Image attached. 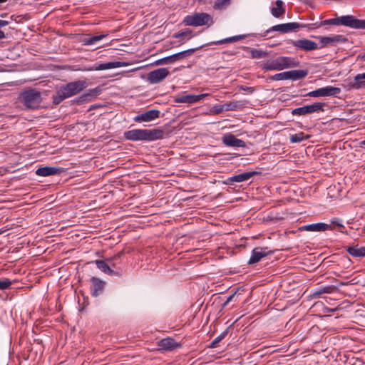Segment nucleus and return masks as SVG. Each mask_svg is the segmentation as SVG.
<instances>
[{
	"label": "nucleus",
	"instance_id": "1",
	"mask_svg": "<svg viewBox=\"0 0 365 365\" xmlns=\"http://www.w3.org/2000/svg\"><path fill=\"white\" fill-rule=\"evenodd\" d=\"M300 26H303V24H276L274 26L271 27L269 29L265 30L261 33H252L247 34H241L237 35L228 38H225L217 41H211L207 43V46H212L214 44H222L227 43H233L235 41H238L240 40H243L248 36H255V37H264L268 35L270 31H279L282 34L289 33L294 31L296 29L300 27Z\"/></svg>",
	"mask_w": 365,
	"mask_h": 365
},
{
	"label": "nucleus",
	"instance_id": "2",
	"mask_svg": "<svg viewBox=\"0 0 365 365\" xmlns=\"http://www.w3.org/2000/svg\"><path fill=\"white\" fill-rule=\"evenodd\" d=\"M164 132L160 129H133L124 133V138L128 140L153 141L163 138Z\"/></svg>",
	"mask_w": 365,
	"mask_h": 365
},
{
	"label": "nucleus",
	"instance_id": "3",
	"mask_svg": "<svg viewBox=\"0 0 365 365\" xmlns=\"http://www.w3.org/2000/svg\"><path fill=\"white\" fill-rule=\"evenodd\" d=\"M299 66V61L291 57L279 56L274 59H269L262 64V68L264 71H281L285 68Z\"/></svg>",
	"mask_w": 365,
	"mask_h": 365
},
{
	"label": "nucleus",
	"instance_id": "4",
	"mask_svg": "<svg viewBox=\"0 0 365 365\" xmlns=\"http://www.w3.org/2000/svg\"><path fill=\"white\" fill-rule=\"evenodd\" d=\"M19 101L26 108L37 109L42 102L41 93L36 89H28L22 91L19 96Z\"/></svg>",
	"mask_w": 365,
	"mask_h": 365
},
{
	"label": "nucleus",
	"instance_id": "5",
	"mask_svg": "<svg viewBox=\"0 0 365 365\" xmlns=\"http://www.w3.org/2000/svg\"><path fill=\"white\" fill-rule=\"evenodd\" d=\"M325 103L316 102L311 105L294 108L292 111L293 115H305L315 112L324 111Z\"/></svg>",
	"mask_w": 365,
	"mask_h": 365
},
{
	"label": "nucleus",
	"instance_id": "6",
	"mask_svg": "<svg viewBox=\"0 0 365 365\" xmlns=\"http://www.w3.org/2000/svg\"><path fill=\"white\" fill-rule=\"evenodd\" d=\"M341 88L327 86L323 88L316 89L309 92L306 96L309 97H324V96H337L341 93Z\"/></svg>",
	"mask_w": 365,
	"mask_h": 365
},
{
	"label": "nucleus",
	"instance_id": "7",
	"mask_svg": "<svg viewBox=\"0 0 365 365\" xmlns=\"http://www.w3.org/2000/svg\"><path fill=\"white\" fill-rule=\"evenodd\" d=\"M86 87V82L83 81H77L68 83L62 86L61 88L66 95L67 98H70L80 93Z\"/></svg>",
	"mask_w": 365,
	"mask_h": 365
},
{
	"label": "nucleus",
	"instance_id": "8",
	"mask_svg": "<svg viewBox=\"0 0 365 365\" xmlns=\"http://www.w3.org/2000/svg\"><path fill=\"white\" fill-rule=\"evenodd\" d=\"M170 72L167 68H160L148 73L147 80L151 84H155L163 81Z\"/></svg>",
	"mask_w": 365,
	"mask_h": 365
},
{
	"label": "nucleus",
	"instance_id": "9",
	"mask_svg": "<svg viewBox=\"0 0 365 365\" xmlns=\"http://www.w3.org/2000/svg\"><path fill=\"white\" fill-rule=\"evenodd\" d=\"M195 49H188L157 60L155 65H163L174 63L184 58L187 55L192 53Z\"/></svg>",
	"mask_w": 365,
	"mask_h": 365
},
{
	"label": "nucleus",
	"instance_id": "10",
	"mask_svg": "<svg viewBox=\"0 0 365 365\" xmlns=\"http://www.w3.org/2000/svg\"><path fill=\"white\" fill-rule=\"evenodd\" d=\"M317 38L322 44L320 48L327 46H336L338 43H345L348 41L347 38L342 35H334L331 36H319Z\"/></svg>",
	"mask_w": 365,
	"mask_h": 365
},
{
	"label": "nucleus",
	"instance_id": "11",
	"mask_svg": "<svg viewBox=\"0 0 365 365\" xmlns=\"http://www.w3.org/2000/svg\"><path fill=\"white\" fill-rule=\"evenodd\" d=\"M272 253L267 247H257L253 249L250 258L248 261L249 264H254L259 262L263 257Z\"/></svg>",
	"mask_w": 365,
	"mask_h": 365
},
{
	"label": "nucleus",
	"instance_id": "12",
	"mask_svg": "<svg viewBox=\"0 0 365 365\" xmlns=\"http://www.w3.org/2000/svg\"><path fill=\"white\" fill-rule=\"evenodd\" d=\"M106 282L98 277H93L91 278V294L97 297L103 293L105 288Z\"/></svg>",
	"mask_w": 365,
	"mask_h": 365
},
{
	"label": "nucleus",
	"instance_id": "13",
	"mask_svg": "<svg viewBox=\"0 0 365 365\" xmlns=\"http://www.w3.org/2000/svg\"><path fill=\"white\" fill-rule=\"evenodd\" d=\"M259 174V172L257 171H250L245 172L240 174L235 175L233 176L229 177L226 180V184L232 185L234 182H242L245 181H247L253 176Z\"/></svg>",
	"mask_w": 365,
	"mask_h": 365
},
{
	"label": "nucleus",
	"instance_id": "14",
	"mask_svg": "<svg viewBox=\"0 0 365 365\" xmlns=\"http://www.w3.org/2000/svg\"><path fill=\"white\" fill-rule=\"evenodd\" d=\"M123 63L120 61L108 62L104 63L95 64L93 66L86 67L82 69L83 71H102L120 67Z\"/></svg>",
	"mask_w": 365,
	"mask_h": 365
},
{
	"label": "nucleus",
	"instance_id": "15",
	"mask_svg": "<svg viewBox=\"0 0 365 365\" xmlns=\"http://www.w3.org/2000/svg\"><path fill=\"white\" fill-rule=\"evenodd\" d=\"M320 23H365V20L357 19L355 16L351 15L337 16V15L335 14L334 18L322 21Z\"/></svg>",
	"mask_w": 365,
	"mask_h": 365
},
{
	"label": "nucleus",
	"instance_id": "16",
	"mask_svg": "<svg viewBox=\"0 0 365 365\" xmlns=\"http://www.w3.org/2000/svg\"><path fill=\"white\" fill-rule=\"evenodd\" d=\"M292 44L297 48L306 51H310L318 48L317 44L315 42L307 38L294 41Z\"/></svg>",
	"mask_w": 365,
	"mask_h": 365
},
{
	"label": "nucleus",
	"instance_id": "17",
	"mask_svg": "<svg viewBox=\"0 0 365 365\" xmlns=\"http://www.w3.org/2000/svg\"><path fill=\"white\" fill-rule=\"evenodd\" d=\"M205 97V94L192 95V94H183L179 95L175 98L174 101L178 103H193L199 101L200 99Z\"/></svg>",
	"mask_w": 365,
	"mask_h": 365
},
{
	"label": "nucleus",
	"instance_id": "18",
	"mask_svg": "<svg viewBox=\"0 0 365 365\" xmlns=\"http://www.w3.org/2000/svg\"><path fill=\"white\" fill-rule=\"evenodd\" d=\"M222 143L227 146L236 148H244L246 145L242 140L237 138L231 133L226 134L222 137Z\"/></svg>",
	"mask_w": 365,
	"mask_h": 365
},
{
	"label": "nucleus",
	"instance_id": "19",
	"mask_svg": "<svg viewBox=\"0 0 365 365\" xmlns=\"http://www.w3.org/2000/svg\"><path fill=\"white\" fill-rule=\"evenodd\" d=\"M159 349L163 351H173L180 347V344L172 338L163 339L158 341Z\"/></svg>",
	"mask_w": 365,
	"mask_h": 365
},
{
	"label": "nucleus",
	"instance_id": "20",
	"mask_svg": "<svg viewBox=\"0 0 365 365\" xmlns=\"http://www.w3.org/2000/svg\"><path fill=\"white\" fill-rule=\"evenodd\" d=\"M159 114L160 111L158 110L153 109L136 115L134 119L137 122H149L158 118Z\"/></svg>",
	"mask_w": 365,
	"mask_h": 365
},
{
	"label": "nucleus",
	"instance_id": "21",
	"mask_svg": "<svg viewBox=\"0 0 365 365\" xmlns=\"http://www.w3.org/2000/svg\"><path fill=\"white\" fill-rule=\"evenodd\" d=\"M62 168L51 166L39 168L36 170V174L38 176H51L59 174Z\"/></svg>",
	"mask_w": 365,
	"mask_h": 365
},
{
	"label": "nucleus",
	"instance_id": "22",
	"mask_svg": "<svg viewBox=\"0 0 365 365\" xmlns=\"http://www.w3.org/2000/svg\"><path fill=\"white\" fill-rule=\"evenodd\" d=\"M349 86L353 89H360L365 87V72L356 75L354 78L349 82Z\"/></svg>",
	"mask_w": 365,
	"mask_h": 365
},
{
	"label": "nucleus",
	"instance_id": "23",
	"mask_svg": "<svg viewBox=\"0 0 365 365\" xmlns=\"http://www.w3.org/2000/svg\"><path fill=\"white\" fill-rule=\"evenodd\" d=\"M192 37V31L188 29L182 30L173 34V38H178L179 43H184Z\"/></svg>",
	"mask_w": 365,
	"mask_h": 365
},
{
	"label": "nucleus",
	"instance_id": "24",
	"mask_svg": "<svg viewBox=\"0 0 365 365\" xmlns=\"http://www.w3.org/2000/svg\"><path fill=\"white\" fill-rule=\"evenodd\" d=\"M205 13H199L195 14L192 16H187L182 23H205Z\"/></svg>",
	"mask_w": 365,
	"mask_h": 365
},
{
	"label": "nucleus",
	"instance_id": "25",
	"mask_svg": "<svg viewBox=\"0 0 365 365\" xmlns=\"http://www.w3.org/2000/svg\"><path fill=\"white\" fill-rule=\"evenodd\" d=\"M331 228V226L326 223H316V224H311L304 226V230L307 231H312V232H322V231H326Z\"/></svg>",
	"mask_w": 365,
	"mask_h": 365
},
{
	"label": "nucleus",
	"instance_id": "26",
	"mask_svg": "<svg viewBox=\"0 0 365 365\" xmlns=\"http://www.w3.org/2000/svg\"><path fill=\"white\" fill-rule=\"evenodd\" d=\"M93 262L96 264V267L105 274L113 275L115 273L104 260L97 259Z\"/></svg>",
	"mask_w": 365,
	"mask_h": 365
},
{
	"label": "nucleus",
	"instance_id": "27",
	"mask_svg": "<svg viewBox=\"0 0 365 365\" xmlns=\"http://www.w3.org/2000/svg\"><path fill=\"white\" fill-rule=\"evenodd\" d=\"M348 253L354 257H363L365 256V247L357 246L348 247L346 249Z\"/></svg>",
	"mask_w": 365,
	"mask_h": 365
},
{
	"label": "nucleus",
	"instance_id": "28",
	"mask_svg": "<svg viewBox=\"0 0 365 365\" xmlns=\"http://www.w3.org/2000/svg\"><path fill=\"white\" fill-rule=\"evenodd\" d=\"M308 74L307 70H292L288 71L289 79L296 81L306 77Z\"/></svg>",
	"mask_w": 365,
	"mask_h": 365
},
{
	"label": "nucleus",
	"instance_id": "29",
	"mask_svg": "<svg viewBox=\"0 0 365 365\" xmlns=\"http://www.w3.org/2000/svg\"><path fill=\"white\" fill-rule=\"evenodd\" d=\"M284 11V2L282 0H277L275 6H273L271 9L272 14L275 17H279Z\"/></svg>",
	"mask_w": 365,
	"mask_h": 365
},
{
	"label": "nucleus",
	"instance_id": "30",
	"mask_svg": "<svg viewBox=\"0 0 365 365\" xmlns=\"http://www.w3.org/2000/svg\"><path fill=\"white\" fill-rule=\"evenodd\" d=\"M108 36V34H102L100 35L91 36L86 38L83 41V45L90 46L96 44L97 42L104 38Z\"/></svg>",
	"mask_w": 365,
	"mask_h": 365
},
{
	"label": "nucleus",
	"instance_id": "31",
	"mask_svg": "<svg viewBox=\"0 0 365 365\" xmlns=\"http://www.w3.org/2000/svg\"><path fill=\"white\" fill-rule=\"evenodd\" d=\"M336 289V288L334 286H332V285L324 286V287H320L319 289H318L315 292H314L312 293V296L314 297H319V295H321L322 294H325V293L330 294V293H332Z\"/></svg>",
	"mask_w": 365,
	"mask_h": 365
},
{
	"label": "nucleus",
	"instance_id": "32",
	"mask_svg": "<svg viewBox=\"0 0 365 365\" xmlns=\"http://www.w3.org/2000/svg\"><path fill=\"white\" fill-rule=\"evenodd\" d=\"M68 98L62 88H61L53 96V102L56 105L61 103L63 100Z\"/></svg>",
	"mask_w": 365,
	"mask_h": 365
},
{
	"label": "nucleus",
	"instance_id": "33",
	"mask_svg": "<svg viewBox=\"0 0 365 365\" xmlns=\"http://www.w3.org/2000/svg\"><path fill=\"white\" fill-rule=\"evenodd\" d=\"M308 138L309 136L306 135L303 132H299L298 133L291 135L289 138L292 143H300Z\"/></svg>",
	"mask_w": 365,
	"mask_h": 365
},
{
	"label": "nucleus",
	"instance_id": "34",
	"mask_svg": "<svg viewBox=\"0 0 365 365\" xmlns=\"http://www.w3.org/2000/svg\"><path fill=\"white\" fill-rule=\"evenodd\" d=\"M227 334V331H224L219 336H217L207 347H209V348L217 347L219 343L225 337V336Z\"/></svg>",
	"mask_w": 365,
	"mask_h": 365
},
{
	"label": "nucleus",
	"instance_id": "35",
	"mask_svg": "<svg viewBox=\"0 0 365 365\" xmlns=\"http://www.w3.org/2000/svg\"><path fill=\"white\" fill-rule=\"evenodd\" d=\"M272 81H282L289 79L288 71L279 73L269 77Z\"/></svg>",
	"mask_w": 365,
	"mask_h": 365
},
{
	"label": "nucleus",
	"instance_id": "36",
	"mask_svg": "<svg viewBox=\"0 0 365 365\" xmlns=\"http://www.w3.org/2000/svg\"><path fill=\"white\" fill-rule=\"evenodd\" d=\"M231 0H216L214 4V9H222L230 4Z\"/></svg>",
	"mask_w": 365,
	"mask_h": 365
},
{
	"label": "nucleus",
	"instance_id": "37",
	"mask_svg": "<svg viewBox=\"0 0 365 365\" xmlns=\"http://www.w3.org/2000/svg\"><path fill=\"white\" fill-rule=\"evenodd\" d=\"M13 282L8 278H1L0 279V290H5L9 289L12 285Z\"/></svg>",
	"mask_w": 365,
	"mask_h": 365
},
{
	"label": "nucleus",
	"instance_id": "38",
	"mask_svg": "<svg viewBox=\"0 0 365 365\" xmlns=\"http://www.w3.org/2000/svg\"><path fill=\"white\" fill-rule=\"evenodd\" d=\"M267 52L259 49H252L251 51V56L254 58H261L267 56Z\"/></svg>",
	"mask_w": 365,
	"mask_h": 365
},
{
	"label": "nucleus",
	"instance_id": "39",
	"mask_svg": "<svg viewBox=\"0 0 365 365\" xmlns=\"http://www.w3.org/2000/svg\"><path fill=\"white\" fill-rule=\"evenodd\" d=\"M356 283H357V282L356 281V279H353L348 282H340L339 283V286H347V285L356 284Z\"/></svg>",
	"mask_w": 365,
	"mask_h": 365
},
{
	"label": "nucleus",
	"instance_id": "40",
	"mask_svg": "<svg viewBox=\"0 0 365 365\" xmlns=\"http://www.w3.org/2000/svg\"><path fill=\"white\" fill-rule=\"evenodd\" d=\"M227 106V110H235L238 108V102H230Z\"/></svg>",
	"mask_w": 365,
	"mask_h": 365
},
{
	"label": "nucleus",
	"instance_id": "41",
	"mask_svg": "<svg viewBox=\"0 0 365 365\" xmlns=\"http://www.w3.org/2000/svg\"><path fill=\"white\" fill-rule=\"evenodd\" d=\"M101 92V89L99 88H95L93 89H90L88 91V95L89 96H96Z\"/></svg>",
	"mask_w": 365,
	"mask_h": 365
},
{
	"label": "nucleus",
	"instance_id": "42",
	"mask_svg": "<svg viewBox=\"0 0 365 365\" xmlns=\"http://www.w3.org/2000/svg\"><path fill=\"white\" fill-rule=\"evenodd\" d=\"M240 88L242 91H247V92H249L250 93H253L255 91V88H254L248 87V86H241Z\"/></svg>",
	"mask_w": 365,
	"mask_h": 365
},
{
	"label": "nucleus",
	"instance_id": "43",
	"mask_svg": "<svg viewBox=\"0 0 365 365\" xmlns=\"http://www.w3.org/2000/svg\"><path fill=\"white\" fill-rule=\"evenodd\" d=\"M345 25L349 26L351 28H354V29H365V24H345Z\"/></svg>",
	"mask_w": 365,
	"mask_h": 365
},
{
	"label": "nucleus",
	"instance_id": "44",
	"mask_svg": "<svg viewBox=\"0 0 365 365\" xmlns=\"http://www.w3.org/2000/svg\"><path fill=\"white\" fill-rule=\"evenodd\" d=\"M6 24H0V26H5ZM5 37L4 31L0 30V39H2Z\"/></svg>",
	"mask_w": 365,
	"mask_h": 365
},
{
	"label": "nucleus",
	"instance_id": "45",
	"mask_svg": "<svg viewBox=\"0 0 365 365\" xmlns=\"http://www.w3.org/2000/svg\"><path fill=\"white\" fill-rule=\"evenodd\" d=\"M234 297V295H231L226 300V302L224 303V305L225 306L227 304H228L231 300Z\"/></svg>",
	"mask_w": 365,
	"mask_h": 365
},
{
	"label": "nucleus",
	"instance_id": "46",
	"mask_svg": "<svg viewBox=\"0 0 365 365\" xmlns=\"http://www.w3.org/2000/svg\"><path fill=\"white\" fill-rule=\"evenodd\" d=\"M222 110H223L222 108L220 107L218 108H216V110H214L213 112L215 113H219L222 112Z\"/></svg>",
	"mask_w": 365,
	"mask_h": 365
},
{
	"label": "nucleus",
	"instance_id": "47",
	"mask_svg": "<svg viewBox=\"0 0 365 365\" xmlns=\"http://www.w3.org/2000/svg\"><path fill=\"white\" fill-rule=\"evenodd\" d=\"M209 21H212V18L210 15L207 14V23H208Z\"/></svg>",
	"mask_w": 365,
	"mask_h": 365
},
{
	"label": "nucleus",
	"instance_id": "48",
	"mask_svg": "<svg viewBox=\"0 0 365 365\" xmlns=\"http://www.w3.org/2000/svg\"><path fill=\"white\" fill-rule=\"evenodd\" d=\"M361 60L365 61V53L363 56H361Z\"/></svg>",
	"mask_w": 365,
	"mask_h": 365
},
{
	"label": "nucleus",
	"instance_id": "49",
	"mask_svg": "<svg viewBox=\"0 0 365 365\" xmlns=\"http://www.w3.org/2000/svg\"><path fill=\"white\" fill-rule=\"evenodd\" d=\"M8 0H0V4H2V3H5Z\"/></svg>",
	"mask_w": 365,
	"mask_h": 365
},
{
	"label": "nucleus",
	"instance_id": "50",
	"mask_svg": "<svg viewBox=\"0 0 365 365\" xmlns=\"http://www.w3.org/2000/svg\"><path fill=\"white\" fill-rule=\"evenodd\" d=\"M0 23H8V21H5V20H1L0 19Z\"/></svg>",
	"mask_w": 365,
	"mask_h": 365
},
{
	"label": "nucleus",
	"instance_id": "51",
	"mask_svg": "<svg viewBox=\"0 0 365 365\" xmlns=\"http://www.w3.org/2000/svg\"><path fill=\"white\" fill-rule=\"evenodd\" d=\"M361 145H365V140H362V141L361 142Z\"/></svg>",
	"mask_w": 365,
	"mask_h": 365
},
{
	"label": "nucleus",
	"instance_id": "52",
	"mask_svg": "<svg viewBox=\"0 0 365 365\" xmlns=\"http://www.w3.org/2000/svg\"><path fill=\"white\" fill-rule=\"evenodd\" d=\"M194 26H200L201 24H193Z\"/></svg>",
	"mask_w": 365,
	"mask_h": 365
}]
</instances>
